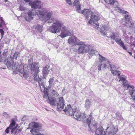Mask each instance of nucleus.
Here are the masks:
<instances>
[{"label":"nucleus","mask_w":135,"mask_h":135,"mask_svg":"<svg viewBox=\"0 0 135 135\" xmlns=\"http://www.w3.org/2000/svg\"><path fill=\"white\" fill-rule=\"evenodd\" d=\"M96 51L94 50L91 49H89V45H88V52L89 54V55H93L94 54L95 52H96Z\"/></svg>","instance_id":"33"},{"label":"nucleus","mask_w":135,"mask_h":135,"mask_svg":"<svg viewBox=\"0 0 135 135\" xmlns=\"http://www.w3.org/2000/svg\"><path fill=\"white\" fill-rule=\"evenodd\" d=\"M0 27H2L3 28L5 27L6 26L3 20V18L2 17H0Z\"/></svg>","instance_id":"32"},{"label":"nucleus","mask_w":135,"mask_h":135,"mask_svg":"<svg viewBox=\"0 0 135 135\" xmlns=\"http://www.w3.org/2000/svg\"><path fill=\"white\" fill-rule=\"evenodd\" d=\"M16 133H17V132H16V131H15V133L16 134Z\"/></svg>","instance_id":"58"},{"label":"nucleus","mask_w":135,"mask_h":135,"mask_svg":"<svg viewBox=\"0 0 135 135\" xmlns=\"http://www.w3.org/2000/svg\"><path fill=\"white\" fill-rule=\"evenodd\" d=\"M33 0H31V1H33Z\"/></svg>","instance_id":"62"},{"label":"nucleus","mask_w":135,"mask_h":135,"mask_svg":"<svg viewBox=\"0 0 135 135\" xmlns=\"http://www.w3.org/2000/svg\"><path fill=\"white\" fill-rule=\"evenodd\" d=\"M25 119L24 117H23V118H22L21 120H22V121H24Z\"/></svg>","instance_id":"54"},{"label":"nucleus","mask_w":135,"mask_h":135,"mask_svg":"<svg viewBox=\"0 0 135 135\" xmlns=\"http://www.w3.org/2000/svg\"><path fill=\"white\" fill-rule=\"evenodd\" d=\"M29 66L30 67V69L31 70L32 74H33L34 73H38L39 72L40 65L38 63L35 62L32 64H29Z\"/></svg>","instance_id":"12"},{"label":"nucleus","mask_w":135,"mask_h":135,"mask_svg":"<svg viewBox=\"0 0 135 135\" xmlns=\"http://www.w3.org/2000/svg\"><path fill=\"white\" fill-rule=\"evenodd\" d=\"M3 115L6 118H7L9 116L8 114L6 112L3 113Z\"/></svg>","instance_id":"43"},{"label":"nucleus","mask_w":135,"mask_h":135,"mask_svg":"<svg viewBox=\"0 0 135 135\" xmlns=\"http://www.w3.org/2000/svg\"><path fill=\"white\" fill-rule=\"evenodd\" d=\"M52 92L53 93H54V94H56L57 92L55 90H53L52 91Z\"/></svg>","instance_id":"49"},{"label":"nucleus","mask_w":135,"mask_h":135,"mask_svg":"<svg viewBox=\"0 0 135 135\" xmlns=\"http://www.w3.org/2000/svg\"><path fill=\"white\" fill-rule=\"evenodd\" d=\"M118 73H119L120 75H119L118 74H117V75H117L119 78V81H121L123 82L126 80V78L125 76L123 75H121L120 72Z\"/></svg>","instance_id":"29"},{"label":"nucleus","mask_w":135,"mask_h":135,"mask_svg":"<svg viewBox=\"0 0 135 135\" xmlns=\"http://www.w3.org/2000/svg\"><path fill=\"white\" fill-rule=\"evenodd\" d=\"M120 35L118 33L114 32L110 35L109 37L112 40H114L118 44L122 47L123 49L127 50V48L123 42L121 40Z\"/></svg>","instance_id":"6"},{"label":"nucleus","mask_w":135,"mask_h":135,"mask_svg":"<svg viewBox=\"0 0 135 135\" xmlns=\"http://www.w3.org/2000/svg\"><path fill=\"white\" fill-rule=\"evenodd\" d=\"M117 119L119 121H122L123 120V117L121 116L120 113L119 112H117L116 113Z\"/></svg>","instance_id":"24"},{"label":"nucleus","mask_w":135,"mask_h":135,"mask_svg":"<svg viewBox=\"0 0 135 135\" xmlns=\"http://www.w3.org/2000/svg\"><path fill=\"white\" fill-rule=\"evenodd\" d=\"M42 26L40 24H38L37 25L33 26L32 28L34 30L37 32H41L42 31Z\"/></svg>","instance_id":"22"},{"label":"nucleus","mask_w":135,"mask_h":135,"mask_svg":"<svg viewBox=\"0 0 135 135\" xmlns=\"http://www.w3.org/2000/svg\"><path fill=\"white\" fill-rule=\"evenodd\" d=\"M123 85L125 88H127V90L128 89L130 86V85L128 84V82L126 80L123 82Z\"/></svg>","instance_id":"34"},{"label":"nucleus","mask_w":135,"mask_h":135,"mask_svg":"<svg viewBox=\"0 0 135 135\" xmlns=\"http://www.w3.org/2000/svg\"><path fill=\"white\" fill-rule=\"evenodd\" d=\"M97 29L100 31L101 34L103 35H104L106 33H107L108 31H110L111 30L109 27L105 26V25H102V26H100V28L97 27Z\"/></svg>","instance_id":"14"},{"label":"nucleus","mask_w":135,"mask_h":135,"mask_svg":"<svg viewBox=\"0 0 135 135\" xmlns=\"http://www.w3.org/2000/svg\"><path fill=\"white\" fill-rule=\"evenodd\" d=\"M64 101L63 98L62 97L60 98L59 102L57 103V110L59 111H61L64 109Z\"/></svg>","instance_id":"15"},{"label":"nucleus","mask_w":135,"mask_h":135,"mask_svg":"<svg viewBox=\"0 0 135 135\" xmlns=\"http://www.w3.org/2000/svg\"><path fill=\"white\" fill-rule=\"evenodd\" d=\"M80 46L78 49V52L79 53L82 54L84 52H88V45L83 44Z\"/></svg>","instance_id":"17"},{"label":"nucleus","mask_w":135,"mask_h":135,"mask_svg":"<svg viewBox=\"0 0 135 135\" xmlns=\"http://www.w3.org/2000/svg\"><path fill=\"white\" fill-rule=\"evenodd\" d=\"M134 59H135V56H134Z\"/></svg>","instance_id":"61"},{"label":"nucleus","mask_w":135,"mask_h":135,"mask_svg":"<svg viewBox=\"0 0 135 135\" xmlns=\"http://www.w3.org/2000/svg\"><path fill=\"white\" fill-rule=\"evenodd\" d=\"M93 119L92 116L91 115H89L88 118L86 119V122L90 129L92 128L95 129L97 127V123H93Z\"/></svg>","instance_id":"10"},{"label":"nucleus","mask_w":135,"mask_h":135,"mask_svg":"<svg viewBox=\"0 0 135 135\" xmlns=\"http://www.w3.org/2000/svg\"><path fill=\"white\" fill-rule=\"evenodd\" d=\"M4 1L5 2H7L8 1V0H5Z\"/></svg>","instance_id":"57"},{"label":"nucleus","mask_w":135,"mask_h":135,"mask_svg":"<svg viewBox=\"0 0 135 135\" xmlns=\"http://www.w3.org/2000/svg\"><path fill=\"white\" fill-rule=\"evenodd\" d=\"M66 2L69 4V5H71L72 4V3L70 0H66Z\"/></svg>","instance_id":"46"},{"label":"nucleus","mask_w":135,"mask_h":135,"mask_svg":"<svg viewBox=\"0 0 135 135\" xmlns=\"http://www.w3.org/2000/svg\"><path fill=\"white\" fill-rule=\"evenodd\" d=\"M80 13H82L83 14L85 17L87 19H88L89 18V16L90 15H91L93 13L92 11L90 9H85L84 10L81 11V12Z\"/></svg>","instance_id":"19"},{"label":"nucleus","mask_w":135,"mask_h":135,"mask_svg":"<svg viewBox=\"0 0 135 135\" xmlns=\"http://www.w3.org/2000/svg\"><path fill=\"white\" fill-rule=\"evenodd\" d=\"M107 129L108 130V135H106L105 132L104 131L103 133L104 130V128L101 126H100L96 130L95 134L96 135H114L115 134L118 130L117 126L114 127L112 124L108 125V127Z\"/></svg>","instance_id":"4"},{"label":"nucleus","mask_w":135,"mask_h":135,"mask_svg":"<svg viewBox=\"0 0 135 135\" xmlns=\"http://www.w3.org/2000/svg\"><path fill=\"white\" fill-rule=\"evenodd\" d=\"M9 129H10V128L9 127H8L5 130V132L7 133H8L9 132Z\"/></svg>","instance_id":"45"},{"label":"nucleus","mask_w":135,"mask_h":135,"mask_svg":"<svg viewBox=\"0 0 135 135\" xmlns=\"http://www.w3.org/2000/svg\"><path fill=\"white\" fill-rule=\"evenodd\" d=\"M29 127L30 128L31 127H33L34 128L39 127V125L38 123L36 122H34L31 123L29 124Z\"/></svg>","instance_id":"27"},{"label":"nucleus","mask_w":135,"mask_h":135,"mask_svg":"<svg viewBox=\"0 0 135 135\" xmlns=\"http://www.w3.org/2000/svg\"><path fill=\"white\" fill-rule=\"evenodd\" d=\"M129 87L130 88H132V89H133L134 88V86H130V85L129 88Z\"/></svg>","instance_id":"51"},{"label":"nucleus","mask_w":135,"mask_h":135,"mask_svg":"<svg viewBox=\"0 0 135 135\" xmlns=\"http://www.w3.org/2000/svg\"><path fill=\"white\" fill-rule=\"evenodd\" d=\"M30 131L31 132V133L33 134V132H34V130L32 129L30 130Z\"/></svg>","instance_id":"52"},{"label":"nucleus","mask_w":135,"mask_h":135,"mask_svg":"<svg viewBox=\"0 0 135 135\" xmlns=\"http://www.w3.org/2000/svg\"><path fill=\"white\" fill-rule=\"evenodd\" d=\"M13 58L11 57L8 60L6 63V65L8 68L11 70L12 69L14 70H17L21 74L20 75L21 76H25L27 75L26 72L24 70L23 68V66L22 64L20 65H17L14 64V62L13 61Z\"/></svg>","instance_id":"3"},{"label":"nucleus","mask_w":135,"mask_h":135,"mask_svg":"<svg viewBox=\"0 0 135 135\" xmlns=\"http://www.w3.org/2000/svg\"><path fill=\"white\" fill-rule=\"evenodd\" d=\"M16 124V122L14 120H13L12 119V122L10 124L9 126V127L10 128H13V127Z\"/></svg>","instance_id":"38"},{"label":"nucleus","mask_w":135,"mask_h":135,"mask_svg":"<svg viewBox=\"0 0 135 135\" xmlns=\"http://www.w3.org/2000/svg\"><path fill=\"white\" fill-rule=\"evenodd\" d=\"M129 93L132 98L133 100H135V90L129 89Z\"/></svg>","instance_id":"30"},{"label":"nucleus","mask_w":135,"mask_h":135,"mask_svg":"<svg viewBox=\"0 0 135 135\" xmlns=\"http://www.w3.org/2000/svg\"><path fill=\"white\" fill-rule=\"evenodd\" d=\"M7 54V50H4V52L2 54L3 56L1 57V58L2 57L3 58L6 57Z\"/></svg>","instance_id":"40"},{"label":"nucleus","mask_w":135,"mask_h":135,"mask_svg":"<svg viewBox=\"0 0 135 135\" xmlns=\"http://www.w3.org/2000/svg\"><path fill=\"white\" fill-rule=\"evenodd\" d=\"M35 135H44V134H36Z\"/></svg>","instance_id":"55"},{"label":"nucleus","mask_w":135,"mask_h":135,"mask_svg":"<svg viewBox=\"0 0 135 135\" xmlns=\"http://www.w3.org/2000/svg\"><path fill=\"white\" fill-rule=\"evenodd\" d=\"M19 9L20 10L22 11L26 10V8L21 5L19 7Z\"/></svg>","instance_id":"41"},{"label":"nucleus","mask_w":135,"mask_h":135,"mask_svg":"<svg viewBox=\"0 0 135 135\" xmlns=\"http://www.w3.org/2000/svg\"><path fill=\"white\" fill-rule=\"evenodd\" d=\"M50 67L48 66H46L44 68L43 70V73L44 76L46 75L49 72V71L50 70Z\"/></svg>","instance_id":"26"},{"label":"nucleus","mask_w":135,"mask_h":135,"mask_svg":"<svg viewBox=\"0 0 135 135\" xmlns=\"http://www.w3.org/2000/svg\"><path fill=\"white\" fill-rule=\"evenodd\" d=\"M131 25H132V23H131Z\"/></svg>","instance_id":"59"},{"label":"nucleus","mask_w":135,"mask_h":135,"mask_svg":"<svg viewBox=\"0 0 135 135\" xmlns=\"http://www.w3.org/2000/svg\"><path fill=\"white\" fill-rule=\"evenodd\" d=\"M105 2L108 4H109L112 6L115 4V7H117L118 2H117V0H104Z\"/></svg>","instance_id":"23"},{"label":"nucleus","mask_w":135,"mask_h":135,"mask_svg":"<svg viewBox=\"0 0 135 135\" xmlns=\"http://www.w3.org/2000/svg\"><path fill=\"white\" fill-rule=\"evenodd\" d=\"M91 101L88 99H86L85 101V107L87 109L89 108L91 105Z\"/></svg>","instance_id":"28"},{"label":"nucleus","mask_w":135,"mask_h":135,"mask_svg":"<svg viewBox=\"0 0 135 135\" xmlns=\"http://www.w3.org/2000/svg\"><path fill=\"white\" fill-rule=\"evenodd\" d=\"M99 20V17L98 14L96 13H93L90 16V19L88 23L92 25L94 24L95 22H97Z\"/></svg>","instance_id":"13"},{"label":"nucleus","mask_w":135,"mask_h":135,"mask_svg":"<svg viewBox=\"0 0 135 135\" xmlns=\"http://www.w3.org/2000/svg\"><path fill=\"white\" fill-rule=\"evenodd\" d=\"M68 42L72 45L75 43L77 45H82L83 44V42L80 41L75 36L70 37L68 39Z\"/></svg>","instance_id":"9"},{"label":"nucleus","mask_w":135,"mask_h":135,"mask_svg":"<svg viewBox=\"0 0 135 135\" xmlns=\"http://www.w3.org/2000/svg\"><path fill=\"white\" fill-rule=\"evenodd\" d=\"M74 6L76 8V9L79 13L81 12L80 11L81 5L78 0H75L73 3Z\"/></svg>","instance_id":"20"},{"label":"nucleus","mask_w":135,"mask_h":135,"mask_svg":"<svg viewBox=\"0 0 135 135\" xmlns=\"http://www.w3.org/2000/svg\"><path fill=\"white\" fill-rule=\"evenodd\" d=\"M0 122H1L0 121Z\"/></svg>","instance_id":"63"},{"label":"nucleus","mask_w":135,"mask_h":135,"mask_svg":"<svg viewBox=\"0 0 135 135\" xmlns=\"http://www.w3.org/2000/svg\"><path fill=\"white\" fill-rule=\"evenodd\" d=\"M95 24V25H96L97 26H99V24H98V23H96V24Z\"/></svg>","instance_id":"56"},{"label":"nucleus","mask_w":135,"mask_h":135,"mask_svg":"<svg viewBox=\"0 0 135 135\" xmlns=\"http://www.w3.org/2000/svg\"><path fill=\"white\" fill-rule=\"evenodd\" d=\"M41 1H38L31 2L29 3V5L31 6L32 8L38 9H32L29 11L25 18L26 21H30L33 18V16L36 15L38 16H44L45 11V9H41Z\"/></svg>","instance_id":"1"},{"label":"nucleus","mask_w":135,"mask_h":135,"mask_svg":"<svg viewBox=\"0 0 135 135\" xmlns=\"http://www.w3.org/2000/svg\"><path fill=\"white\" fill-rule=\"evenodd\" d=\"M76 120L83 121L85 119L86 116L84 113L80 114L79 109L76 108L74 109L72 115Z\"/></svg>","instance_id":"7"},{"label":"nucleus","mask_w":135,"mask_h":135,"mask_svg":"<svg viewBox=\"0 0 135 135\" xmlns=\"http://www.w3.org/2000/svg\"><path fill=\"white\" fill-rule=\"evenodd\" d=\"M124 17L126 21L128 22L130 21L131 19L130 16L128 15V14L125 15Z\"/></svg>","instance_id":"36"},{"label":"nucleus","mask_w":135,"mask_h":135,"mask_svg":"<svg viewBox=\"0 0 135 135\" xmlns=\"http://www.w3.org/2000/svg\"><path fill=\"white\" fill-rule=\"evenodd\" d=\"M39 85L41 91H44L45 90L44 83L42 82V79L38 81Z\"/></svg>","instance_id":"25"},{"label":"nucleus","mask_w":135,"mask_h":135,"mask_svg":"<svg viewBox=\"0 0 135 135\" xmlns=\"http://www.w3.org/2000/svg\"><path fill=\"white\" fill-rule=\"evenodd\" d=\"M123 33L124 35L126 34V32L125 30L123 31Z\"/></svg>","instance_id":"53"},{"label":"nucleus","mask_w":135,"mask_h":135,"mask_svg":"<svg viewBox=\"0 0 135 135\" xmlns=\"http://www.w3.org/2000/svg\"><path fill=\"white\" fill-rule=\"evenodd\" d=\"M117 7L118 8V9L119 10L118 11L120 13H122L123 14H126V15L128 14V13L127 11L123 10L118 7Z\"/></svg>","instance_id":"37"},{"label":"nucleus","mask_w":135,"mask_h":135,"mask_svg":"<svg viewBox=\"0 0 135 135\" xmlns=\"http://www.w3.org/2000/svg\"><path fill=\"white\" fill-rule=\"evenodd\" d=\"M61 27L62 28L60 36L62 38H63L66 36H70L73 34L72 31H70L69 29L65 26H63V24Z\"/></svg>","instance_id":"8"},{"label":"nucleus","mask_w":135,"mask_h":135,"mask_svg":"<svg viewBox=\"0 0 135 135\" xmlns=\"http://www.w3.org/2000/svg\"><path fill=\"white\" fill-rule=\"evenodd\" d=\"M42 9H45V11L44 16H40L41 17L40 18V19L42 21L47 22V21L50 19L51 17L52 16L53 13L51 12H47L45 8H43Z\"/></svg>","instance_id":"11"},{"label":"nucleus","mask_w":135,"mask_h":135,"mask_svg":"<svg viewBox=\"0 0 135 135\" xmlns=\"http://www.w3.org/2000/svg\"><path fill=\"white\" fill-rule=\"evenodd\" d=\"M47 102L52 105H55L57 103L56 99L54 97H48Z\"/></svg>","instance_id":"21"},{"label":"nucleus","mask_w":135,"mask_h":135,"mask_svg":"<svg viewBox=\"0 0 135 135\" xmlns=\"http://www.w3.org/2000/svg\"><path fill=\"white\" fill-rule=\"evenodd\" d=\"M127 52H128V53H129V54L130 55H132V53L131 52H130L127 50Z\"/></svg>","instance_id":"48"},{"label":"nucleus","mask_w":135,"mask_h":135,"mask_svg":"<svg viewBox=\"0 0 135 135\" xmlns=\"http://www.w3.org/2000/svg\"><path fill=\"white\" fill-rule=\"evenodd\" d=\"M4 31L2 29H0V33H1V36H2V37L4 34Z\"/></svg>","instance_id":"44"},{"label":"nucleus","mask_w":135,"mask_h":135,"mask_svg":"<svg viewBox=\"0 0 135 135\" xmlns=\"http://www.w3.org/2000/svg\"><path fill=\"white\" fill-rule=\"evenodd\" d=\"M45 22L46 23H51L53 22L52 25L49 27V30L50 32L55 33H58L60 31L61 27L62 25V21L55 18H51Z\"/></svg>","instance_id":"2"},{"label":"nucleus","mask_w":135,"mask_h":135,"mask_svg":"<svg viewBox=\"0 0 135 135\" xmlns=\"http://www.w3.org/2000/svg\"><path fill=\"white\" fill-rule=\"evenodd\" d=\"M10 129L11 130V133L12 134L15 130V128H10Z\"/></svg>","instance_id":"47"},{"label":"nucleus","mask_w":135,"mask_h":135,"mask_svg":"<svg viewBox=\"0 0 135 135\" xmlns=\"http://www.w3.org/2000/svg\"><path fill=\"white\" fill-rule=\"evenodd\" d=\"M62 110L64 111L68 115L72 116L74 111V109H73L71 107V105L69 104L67 105L66 107H65V109H63Z\"/></svg>","instance_id":"16"},{"label":"nucleus","mask_w":135,"mask_h":135,"mask_svg":"<svg viewBox=\"0 0 135 135\" xmlns=\"http://www.w3.org/2000/svg\"><path fill=\"white\" fill-rule=\"evenodd\" d=\"M42 91L44 93V94L43 96V97L44 98H46L47 97L48 98V92L45 90L44 91Z\"/></svg>","instance_id":"39"},{"label":"nucleus","mask_w":135,"mask_h":135,"mask_svg":"<svg viewBox=\"0 0 135 135\" xmlns=\"http://www.w3.org/2000/svg\"><path fill=\"white\" fill-rule=\"evenodd\" d=\"M99 58L96 59L95 64L97 66H99L98 69L99 71L101 70V66L103 64V65L102 66V68H107L109 66V64H110V62L108 61V59L102 56L100 54L99 55Z\"/></svg>","instance_id":"5"},{"label":"nucleus","mask_w":135,"mask_h":135,"mask_svg":"<svg viewBox=\"0 0 135 135\" xmlns=\"http://www.w3.org/2000/svg\"><path fill=\"white\" fill-rule=\"evenodd\" d=\"M19 54V53L18 52H16L14 54V55H13V57H12L11 56L8 59L7 61L9 60V59L11 58H13V59H15L16 60H17V56Z\"/></svg>","instance_id":"35"},{"label":"nucleus","mask_w":135,"mask_h":135,"mask_svg":"<svg viewBox=\"0 0 135 135\" xmlns=\"http://www.w3.org/2000/svg\"><path fill=\"white\" fill-rule=\"evenodd\" d=\"M54 79L53 78H51L50 79L49 82L50 84H52V83L54 82Z\"/></svg>","instance_id":"42"},{"label":"nucleus","mask_w":135,"mask_h":135,"mask_svg":"<svg viewBox=\"0 0 135 135\" xmlns=\"http://www.w3.org/2000/svg\"><path fill=\"white\" fill-rule=\"evenodd\" d=\"M108 64L110 66L111 68L110 70L112 74L116 75H117V74H118L119 75H120L119 73H118L120 71L118 70V68L115 65Z\"/></svg>","instance_id":"18"},{"label":"nucleus","mask_w":135,"mask_h":135,"mask_svg":"<svg viewBox=\"0 0 135 135\" xmlns=\"http://www.w3.org/2000/svg\"><path fill=\"white\" fill-rule=\"evenodd\" d=\"M24 1L27 2H28L30 1H31V0H24Z\"/></svg>","instance_id":"50"},{"label":"nucleus","mask_w":135,"mask_h":135,"mask_svg":"<svg viewBox=\"0 0 135 135\" xmlns=\"http://www.w3.org/2000/svg\"><path fill=\"white\" fill-rule=\"evenodd\" d=\"M1 95V93H0V95Z\"/></svg>","instance_id":"60"},{"label":"nucleus","mask_w":135,"mask_h":135,"mask_svg":"<svg viewBox=\"0 0 135 135\" xmlns=\"http://www.w3.org/2000/svg\"><path fill=\"white\" fill-rule=\"evenodd\" d=\"M38 73H34L33 74V77L34 80L38 81L41 80V78H39V76L37 74Z\"/></svg>","instance_id":"31"}]
</instances>
